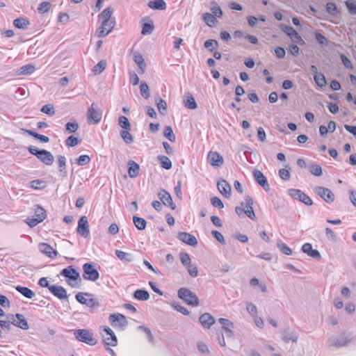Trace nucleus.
<instances>
[{
	"label": "nucleus",
	"mask_w": 356,
	"mask_h": 356,
	"mask_svg": "<svg viewBox=\"0 0 356 356\" xmlns=\"http://www.w3.org/2000/svg\"><path fill=\"white\" fill-rule=\"evenodd\" d=\"M60 275L65 278L66 282L72 288L78 287L81 282L80 274L73 266L63 268Z\"/></svg>",
	"instance_id": "1"
},
{
	"label": "nucleus",
	"mask_w": 356,
	"mask_h": 356,
	"mask_svg": "<svg viewBox=\"0 0 356 356\" xmlns=\"http://www.w3.org/2000/svg\"><path fill=\"white\" fill-rule=\"evenodd\" d=\"M29 152L35 156L41 162L47 165H51L54 161V155L46 149H38L35 146L28 147Z\"/></svg>",
	"instance_id": "2"
},
{
	"label": "nucleus",
	"mask_w": 356,
	"mask_h": 356,
	"mask_svg": "<svg viewBox=\"0 0 356 356\" xmlns=\"http://www.w3.org/2000/svg\"><path fill=\"white\" fill-rule=\"evenodd\" d=\"M75 338L83 343L90 346H95L97 343V339L94 337L93 334L88 330L79 329L74 330Z\"/></svg>",
	"instance_id": "3"
},
{
	"label": "nucleus",
	"mask_w": 356,
	"mask_h": 356,
	"mask_svg": "<svg viewBox=\"0 0 356 356\" xmlns=\"http://www.w3.org/2000/svg\"><path fill=\"white\" fill-rule=\"evenodd\" d=\"M177 293L178 297L188 305L195 307L199 305V299L197 296L188 289L180 288L178 290Z\"/></svg>",
	"instance_id": "4"
},
{
	"label": "nucleus",
	"mask_w": 356,
	"mask_h": 356,
	"mask_svg": "<svg viewBox=\"0 0 356 356\" xmlns=\"http://www.w3.org/2000/svg\"><path fill=\"white\" fill-rule=\"evenodd\" d=\"M83 277L86 280L95 282L99 277V273L92 262L86 263L83 265Z\"/></svg>",
	"instance_id": "5"
},
{
	"label": "nucleus",
	"mask_w": 356,
	"mask_h": 356,
	"mask_svg": "<svg viewBox=\"0 0 356 356\" xmlns=\"http://www.w3.org/2000/svg\"><path fill=\"white\" fill-rule=\"evenodd\" d=\"M108 321L113 327L119 328L122 330H124L128 325L125 316L120 313L111 314L109 316Z\"/></svg>",
	"instance_id": "6"
},
{
	"label": "nucleus",
	"mask_w": 356,
	"mask_h": 356,
	"mask_svg": "<svg viewBox=\"0 0 356 356\" xmlns=\"http://www.w3.org/2000/svg\"><path fill=\"white\" fill-rule=\"evenodd\" d=\"M91 297H92V294H90V293H83L81 292L78 293L75 296L76 300L79 302H80L81 304L86 305V306L91 307V308L99 307V302L97 300H95Z\"/></svg>",
	"instance_id": "7"
},
{
	"label": "nucleus",
	"mask_w": 356,
	"mask_h": 356,
	"mask_svg": "<svg viewBox=\"0 0 356 356\" xmlns=\"http://www.w3.org/2000/svg\"><path fill=\"white\" fill-rule=\"evenodd\" d=\"M115 24V20H102L99 27L96 31V35L102 38L110 33Z\"/></svg>",
	"instance_id": "8"
},
{
	"label": "nucleus",
	"mask_w": 356,
	"mask_h": 356,
	"mask_svg": "<svg viewBox=\"0 0 356 356\" xmlns=\"http://www.w3.org/2000/svg\"><path fill=\"white\" fill-rule=\"evenodd\" d=\"M314 191L327 203L330 204L334 201V195L329 188L323 186H316Z\"/></svg>",
	"instance_id": "9"
},
{
	"label": "nucleus",
	"mask_w": 356,
	"mask_h": 356,
	"mask_svg": "<svg viewBox=\"0 0 356 356\" xmlns=\"http://www.w3.org/2000/svg\"><path fill=\"white\" fill-rule=\"evenodd\" d=\"M289 194L293 199L298 200L307 206H311L313 204L312 200L307 194L299 189H289Z\"/></svg>",
	"instance_id": "10"
},
{
	"label": "nucleus",
	"mask_w": 356,
	"mask_h": 356,
	"mask_svg": "<svg viewBox=\"0 0 356 356\" xmlns=\"http://www.w3.org/2000/svg\"><path fill=\"white\" fill-rule=\"evenodd\" d=\"M102 115V111L97 108L95 103H92L87 112L88 120L93 124H98L101 121Z\"/></svg>",
	"instance_id": "11"
},
{
	"label": "nucleus",
	"mask_w": 356,
	"mask_h": 356,
	"mask_svg": "<svg viewBox=\"0 0 356 356\" xmlns=\"http://www.w3.org/2000/svg\"><path fill=\"white\" fill-rule=\"evenodd\" d=\"M76 232L84 238H87L89 236L90 230L86 216H83L79 220Z\"/></svg>",
	"instance_id": "12"
},
{
	"label": "nucleus",
	"mask_w": 356,
	"mask_h": 356,
	"mask_svg": "<svg viewBox=\"0 0 356 356\" xmlns=\"http://www.w3.org/2000/svg\"><path fill=\"white\" fill-rule=\"evenodd\" d=\"M350 341V338L346 336L344 334L339 337H332L328 339L329 345L331 346L343 347L348 344Z\"/></svg>",
	"instance_id": "13"
},
{
	"label": "nucleus",
	"mask_w": 356,
	"mask_h": 356,
	"mask_svg": "<svg viewBox=\"0 0 356 356\" xmlns=\"http://www.w3.org/2000/svg\"><path fill=\"white\" fill-rule=\"evenodd\" d=\"M282 29L294 42L301 44L304 43L302 37L293 27L282 24Z\"/></svg>",
	"instance_id": "14"
},
{
	"label": "nucleus",
	"mask_w": 356,
	"mask_h": 356,
	"mask_svg": "<svg viewBox=\"0 0 356 356\" xmlns=\"http://www.w3.org/2000/svg\"><path fill=\"white\" fill-rule=\"evenodd\" d=\"M16 319L14 318V316L11 315L8 318L10 319V323L22 330H28L29 328L28 322L24 316L21 314H16Z\"/></svg>",
	"instance_id": "15"
},
{
	"label": "nucleus",
	"mask_w": 356,
	"mask_h": 356,
	"mask_svg": "<svg viewBox=\"0 0 356 356\" xmlns=\"http://www.w3.org/2000/svg\"><path fill=\"white\" fill-rule=\"evenodd\" d=\"M158 196L164 205L169 207L172 210L176 209V204L173 202L170 194L165 190H161L158 193Z\"/></svg>",
	"instance_id": "16"
},
{
	"label": "nucleus",
	"mask_w": 356,
	"mask_h": 356,
	"mask_svg": "<svg viewBox=\"0 0 356 356\" xmlns=\"http://www.w3.org/2000/svg\"><path fill=\"white\" fill-rule=\"evenodd\" d=\"M207 161L213 167H220L223 163V157L217 152L210 151L207 156Z\"/></svg>",
	"instance_id": "17"
},
{
	"label": "nucleus",
	"mask_w": 356,
	"mask_h": 356,
	"mask_svg": "<svg viewBox=\"0 0 356 356\" xmlns=\"http://www.w3.org/2000/svg\"><path fill=\"white\" fill-rule=\"evenodd\" d=\"M104 331L108 337L103 335L104 341L107 346H116L118 345V339L114 332L108 327L105 326Z\"/></svg>",
	"instance_id": "18"
},
{
	"label": "nucleus",
	"mask_w": 356,
	"mask_h": 356,
	"mask_svg": "<svg viewBox=\"0 0 356 356\" xmlns=\"http://www.w3.org/2000/svg\"><path fill=\"white\" fill-rule=\"evenodd\" d=\"M177 238L183 243H184L187 245H189L191 246H193V247L196 246L197 244V238L193 235H192L189 233H187V232H179L178 235H177Z\"/></svg>",
	"instance_id": "19"
},
{
	"label": "nucleus",
	"mask_w": 356,
	"mask_h": 356,
	"mask_svg": "<svg viewBox=\"0 0 356 356\" xmlns=\"http://www.w3.org/2000/svg\"><path fill=\"white\" fill-rule=\"evenodd\" d=\"M253 177L254 180L261 186L266 191L270 190V186L268 183L266 177L264 175L262 172L259 170H254L253 171Z\"/></svg>",
	"instance_id": "20"
},
{
	"label": "nucleus",
	"mask_w": 356,
	"mask_h": 356,
	"mask_svg": "<svg viewBox=\"0 0 356 356\" xmlns=\"http://www.w3.org/2000/svg\"><path fill=\"white\" fill-rule=\"evenodd\" d=\"M245 202H241L242 207L245 206L246 209L245 210V213L252 220H254L256 218V216L254 214L253 210V200L251 197L247 195L245 198Z\"/></svg>",
	"instance_id": "21"
},
{
	"label": "nucleus",
	"mask_w": 356,
	"mask_h": 356,
	"mask_svg": "<svg viewBox=\"0 0 356 356\" xmlns=\"http://www.w3.org/2000/svg\"><path fill=\"white\" fill-rule=\"evenodd\" d=\"M217 187L219 192L225 197H229L231 195L232 188L230 184L225 179H220L217 183Z\"/></svg>",
	"instance_id": "22"
},
{
	"label": "nucleus",
	"mask_w": 356,
	"mask_h": 356,
	"mask_svg": "<svg viewBox=\"0 0 356 356\" xmlns=\"http://www.w3.org/2000/svg\"><path fill=\"white\" fill-rule=\"evenodd\" d=\"M54 296L60 300L67 298V294L65 289L61 286L51 285L49 290Z\"/></svg>",
	"instance_id": "23"
},
{
	"label": "nucleus",
	"mask_w": 356,
	"mask_h": 356,
	"mask_svg": "<svg viewBox=\"0 0 356 356\" xmlns=\"http://www.w3.org/2000/svg\"><path fill=\"white\" fill-rule=\"evenodd\" d=\"M302 251L307 254L308 256L314 259H320L321 258V254L317 250H313L310 243H306L302 246Z\"/></svg>",
	"instance_id": "24"
},
{
	"label": "nucleus",
	"mask_w": 356,
	"mask_h": 356,
	"mask_svg": "<svg viewBox=\"0 0 356 356\" xmlns=\"http://www.w3.org/2000/svg\"><path fill=\"white\" fill-rule=\"evenodd\" d=\"M199 321L204 327L209 329L215 323V319L210 314L204 313L200 316Z\"/></svg>",
	"instance_id": "25"
},
{
	"label": "nucleus",
	"mask_w": 356,
	"mask_h": 356,
	"mask_svg": "<svg viewBox=\"0 0 356 356\" xmlns=\"http://www.w3.org/2000/svg\"><path fill=\"white\" fill-rule=\"evenodd\" d=\"M218 322L221 324L222 327L225 330L227 337H232L233 332L231 330L234 327V324L229 319L220 318Z\"/></svg>",
	"instance_id": "26"
},
{
	"label": "nucleus",
	"mask_w": 356,
	"mask_h": 356,
	"mask_svg": "<svg viewBox=\"0 0 356 356\" xmlns=\"http://www.w3.org/2000/svg\"><path fill=\"white\" fill-rule=\"evenodd\" d=\"M134 60L140 69L139 73L143 74L145 72L146 63L141 54L135 52L134 54Z\"/></svg>",
	"instance_id": "27"
},
{
	"label": "nucleus",
	"mask_w": 356,
	"mask_h": 356,
	"mask_svg": "<svg viewBox=\"0 0 356 356\" xmlns=\"http://www.w3.org/2000/svg\"><path fill=\"white\" fill-rule=\"evenodd\" d=\"M39 248L41 252L45 254L50 258H54L57 255V252L54 250L53 248L48 245L47 243H40L39 245Z\"/></svg>",
	"instance_id": "28"
},
{
	"label": "nucleus",
	"mask_w": 356,
	"mask_h": 356,
	"mask_svg": "<svg viewBox=\"0 0 356 356\" xmlns=\"http://www.w3.org/2000/svg\"><path fill=\"white\" fill-rule=\"evenodd\" d=\"M147 6L151 9L158 10H165L167 8L166 3L164 0L149 1L147 3Z\"/></svg>",
	"instance_id": "29"
},
{
	"label": "nucleus",
	"mask_w": 356,
	"mask_h": 356,
	"mask_svg": "<svg viewBox=\"0 0 356 356\" xmlns=\"http://www.w3.org/2000/svg\"><path fill=\"white\" fill-rule=\"evenodd\" d=\"M128 173L130 177L135 178L139 174L140 167L138 163L134 161H129L128 162Z\"/></svg>",
	"instance_id": "30"
},
{
	"label": "nucleus",
	"mask_w": 356,
	"mask_h": 356,
	"mask_svg": "<svg viewBox=\"0 0 356 356\" xmlns=\"http://www.w3.org/2000/svg\"><path fill=\"white\" fill-rule=\"evenodd\" d=\"M58 165L59 168V171L61 172L62 176L63 177H67V165H66V158L65 156L59 155L58 156Z\"/></svg>",
	"instance_id": "31"
},
{
	"label": "nucleus",
	"mask_w": 356,
	"mask_h": 356,
	"mask_svg": "<svg viewBox=\"0 0 356 356\" xmlns=\"http://www.w3.org/2000/svg\"><path fill=\"white\" fill-rule=\"evenodd\" d=\"M22 131L24 132V133H26V134H28L29 135L34 137L35 138L40 140L42 143H48L49 142V138L46 136H44V135H41L40 134H38L33 131H31V130H29V129H22Z\"/></svg>",
	"instance_id": "32"
},
{
	"label": "nucleus",
	"mask_w": 356,
	"mask_h": 356,
	"mask_svg": "<svg viewBox=\"0 0 356 356\" xmlns=\"http://www.w3.org/2000/svg\"><path fill=\"white\" fill-rule=\"evenodd\" d=\"M15 289L27 298L32 299L35 296V293L26 286H17Z\"/></svg>",
	"instance_id": "33"
},
{
	"label": "nucleus",
	"mask_w": 356,
	"mask_h": 356,
	"mask_svg": "<svg viewBox=\"0 0 356 356\" xmlns=\"http://www.w3.org/2000/svg\"><path fill=\"white\" fill-rule=\"evenodd\" d=\"M155 102L156 103L157 108L161 115H165L167 113V103L165 100L158 97Z\"/></svg>",
	"instance_id": "34"
},
{
	"label": "nucleus",
	"mask_w": 356,
	"mask_h": 356,
	"mask_svg": "<svg viewBox=\"0 0 356 356\" xmlns=\"http://www.w3.org/2000/svg\"><path fill=\"white\" fill-rule=\"evenodd\" d=\"M203 20L210 27L215 26L217 23L216 17L213 14L209 13H206L203 15Z\"/></svg>",
	"instance_id": "35"
},
{
	"label": "nucleus",
	"mask_w": 356,
	"mask_h": 356,
	"mask_svg": "<svg viewBox=\"0 0 356 356\" xmlns=\"http://www.w3.org/2000/svg\"><path fill=\"white\" fill-rule=\"evenodd\" d=\"M13 24L17 29H26L30 24V22L24 17H19L14 20Z\"/></svg>",
	"instance_id": "36"
},
{
	"label": "nucleus",
	"mask_w": 356,
	"mask_h": 356,
	"mask_svg": "<svg viewBox=\"0 0 356 356\" xmlns=\"http://www.w3.org/2000/svg\"><path fill=\"white\" fill-rule=\"evenodd\" d=\"M134 297L138 300H147L149 298V294L146 290L137 289L134 293Z\"/></svg>",
	"instance_id": "37"
},
{
	"label": "nucleus",
	"mask_w": 356,
	"mask_h": 356,
	"mask_svg": "<svg viewBox=\"0 0 356 356\" xmlns=\"http://www.w3.org/2000/svg\"><path fill=\"white\" fill-rule=\"evenodd\" d=\"M298 337L297 334H295L293 332H290L288 330H284L282 332V339L286 343H288L290 340L294 343H296L298 341Z\"/></svg>",
	"instance_id": "38"
},
{
	"label": "nucleus",
	"mask_w": 356,
	"mask_h": 356,
	"mask_svg": "<svg viewBox=\"0 0 356 356\" xmlns=\"http://www.w3.org/2000/svg\"><path fill=\"white\" fill-rule=\"evenodd\" d=\"M113 13V8L111 6L105 8L98 16L99 19L102 20H115L114 18H111V15Z\"/></svg>",
	"instance_id": "39"
},
{
	"label": "nucleus",
	"mask_w": 356,
	"mask_h": 356,
	"mask_svg": "<svg viewBox=\"0 0 356 356\" xmlns=\"http://www.w3.org/2000/svg\"><path fill=\"white\" fill-rule=\"evenodd\" d=\"M157 159L159 161L161 166L163 168L169 170L172 168V162L168 156H163V155H161V156L160 155V156H158Z\"/></svg>",
	"instance_id": "40"
},
{
	"label": "nucleus",
	"mask_w": 356,
	"mask_h": 356,
	"mask_svg": "<svg viewBox=\"0 0 356 356\" xmlns=\"http://www.w3.org/2000/svg\"><path fill=\"white\" fill-rule=\"evenodd\" d=\"M35 216L42 222L47 217L46 211L39 205H36L34 209Z\"/></svg>",
	"instance_id": "41"
},
{
	"label": "nucleus",
	"mask_w": 356,
	"mask_h": 356,
	"mask_svg": "<svg viewBox=\"0 0 356 356\" xmlns=\"http://www.w3.org/2000/svg\"><path fill=\"white\" fill-rule=\"evenodd\" d=\"M133 221H134V225L136 226V227L138 229L143 230L145 229L146 225H147V221L144 218L137 217V216H134Z\"/></svg>",
	"instance_id": "42"
},
{
	"label": "nucleus",
	"mask_w": 356,
	"mask_h": 356,
	"mask_svg": "<svg viewBox=\"0 0 356 356\" xmlns=\"http://www.w3.org/2000/svg\"><path fill=\"white\" fill-rule=\"evenodd\" d=\"M35 70V67L34 65L28 64L23 65L21 67L19 70V74L20 75H27V74H31L34 72Z\"/></svg>",
	"instance_id": "43"
},
{
	"label": "nucleus",
	"mask_w": 356,
	"mask_h": 356,
	"mask_svg": "<svg viewBox=\"0 0 356 356\" xmlns=\"http://www.w3.org/2000/svg\"><path fill=\"white\" fill-rule=\"evenodd\" d=\"M115 254L120 260L124 261L129 262L133 260V257L131 254L128 252H125L121 250H116Z\"/></svg>",
	"instance_id": "44"
},
{
	"label": "nucleus",
	"mask_w": 356,
	"mask_h": 356,
	"mask_svg": "<svg viewBox=\"0 0 356 356\" xmlns=\"http://www.w3.org/2000/svg\"><path fill=\"white\" fill-rule=\"evenodd\" d=\"M163 136L168 138L170 142H175L176 136L173 133L172 129L170 126H166L163 131Z\"/></svg>",
	"instance_id": "45"
},
{
	"label": "nucleus",
	"mask_w": 356,
	"mask_h": 356,
	"mask_svg": "<svg viewBox=\"0 0 356 356\" xmlns=\"http://www.w3.org/2000/svg\"><path fill=\"white\" fill-rule=\"evenodd\" d=\"M211 5V6L210 9L212 12L211 14H213L216 17H221L222 16V11L220 7L215 1H212Z\"/></svg>",
	"instance_id": "46"
},
{
	"label": "nucleus",
	"mask_w": 356,
	"mask_h": 356,
	"mask_svg": "<svg viewBox=\"0 0 356 356\" xmlns=\"http://www.w3.org/2000/svg\"><path fill=\"white\" fill-rule=\"evenodd\" d=\"M309 172L314 176L319 177L322 175L323 174V170L322 168L316 164V163H312L309 165Z\"/></svg>",
	"instance_id": "47"
},
{
	"label": "nucleus",
	"mask_w": 356,
	"mask_h": 356,
	"mask_svg": "<svg viewBox=\"0 0 356 356\" xmlns=\"http://www.w3.org/2000/svg\"><path fill=\"white\" fill-rule=\"evenodd\" d=\"M119 125L126 130L131 129V124L128 118L124 115L120 116L118 118Z\"/></svg>",
	"instance_id": "48"
},
{
	"label": "nucleus",
	"mask_w": 356,
	"mask_h": 356,
	"mask_svg": "<svg viewBox=\"0 0 356 356\" xmlns=\"http://www.w3.org/2000/svg\"><path fill=\"white\" fill-rule=\"evenodd\" d=\"M314 81L316 85L321 88L325 86L326 79L323 74L319 73L318 74L314 75Z\"/></svg>",
	"instance_id": "49"
},
{
	"label": "nucleus",
	"mask_w": 356,
	"mask_h": 356,
	"mask_svg": "<svg viewBox=\"0 0 356 356\" xmlns=\"http://www.w3.org/2000/svg\"><path fill=\"white\" fill-rule=\"evenodd\" d=\"M120 136L127 144H131L134 142V138L129 132V130H122L120 131Z\"/></svg>",
	"instance_id": "50"
},
{
	"label": "nucleus",
	"mask_w": 356,
	"mask_h": 356,
	"mask_svg": "<svg viewBox=\"0 0 356 356\" xmlns=\"http://www.w3.org/2000/svg\"><path fill=\"white\" fill-rule=\"evenodd\" d=\"M140 91L141 95L145 98L147 99L150 96L149 86L145 82H141L140 85Z\"/></svg>",
	"instance_id": "51"
},
{
	"label": "nucleus",
	"mask_w": 356,
	"mask_h": 356,
	"mask_svg": "<svg viewBox=\"0 0 356 356\" xmlns=\"http://www.w3.org/2000/svg\"><path fill=\"white\" fill-rule=\"evenodd\" d=\"M345 4L348 8L349 13L356 15V1L354 0H347L345 1Z\"/></svg>",
	"instance_id": "52"
},
{
	"label": "nucleus",
	"mask_w": 356,
	"mask_h": 356,
	"mask_svg": "<svg viewBox=\"0 0 356 356\" xmlns=\"http://www.w3.org/2000/svg\"><path fill=\"white\" fill-rule=\"evenodd\" d=\"M218 47V42L216 40L210 39L207 40L204 42V47L210 51H212L213 49H216Z\"/></svg>",
	"instance_id": "53"
},
{
	"label": "nucleus",
	"mask_w": 356,
	"mask_h": 356,
	"mask_svg": "<svg viewBox=\"0 0 356 356\" xmlns=\"http://www.w3.org/2000/svg\"><path fill=\"white\" fill-rule=\"evenodd\" d=\"M179 259L183 266H188L191 263L190 255L186 252H181L179 253Z\"/></svg>",
	"instance_id": "54"
},
{
	"label": "nucleus",
	"mask_w": 356,
	"mask_h": 356,
	"mask_svg": "<svg viewBox=\"0 0 356 356\" xmlns=\"http://www.w3.org/2000/svg\"><path fill=\"white\" fill-rule=\"evenodd\" d=\"M277 246L279 250L286 255L292 254V250L288 247L284 243L280 241L277 243Z\"/></svg>",
	"instance_id": "55"
},
{
	"label": "nucleus",
	"mask_w": 356,
	"mask_h": 356,
	"mask_svg": "<svg viewBox=\"0 0 356 356\" xmlns=\"http://www.w3.org/2000/svg\"><path fill=\"white\" fill-rule=\"evenodd\" d=\"M106 67V61L102 60L94 67L93 72L95 74H99L105 70Z\"/></svg>",
	"instance_id": "56"
},
{
	"label": "nucleus",
	"mask_w": 356,
	"mask_h": 356,
	"mask_svg": "<svg viewBox=\"0 0 356 356\" xmlns=\"http://www.w3.org/2000/svg\"><path fill=\"white\" fill-rule=\"evenodd\" d=\"M79 124L74 120L73 122H69L65 125L66 131L68 133H74L79 129Z\"/></svg>",
	"instance_id": "57"
},
{
	"label": "nucleus",
	"mask_w": 356,
	"mask_h": 356,
	"mask_svg": "<svg viewBox=\"0 0 356 356\" xmlns=\"http://www.w3.org/2000/svg\"><path fill=\"white\" fill-rule=\"evenodd\" d=\"M51 8V3L49 1H43L41 3H40L38 8V12L40 14H44L45 13H47Z\"/></svg>",
	"instance_id": "58"
},
{
	"label": "nucleus",
	"mask_w": 356,
	"mask_h": 356,
	"mask_svg": "<svg viewBox=\"0 0 356 356\" xmlns=\"http://www.w3.org/2000/svg\"><path fill=\"white\" fill-rule=\"evenodd\" d=\"M154 26L152 23H145L143 26L141 33L143 35H149L151 34L154 31Z\"/></svg>",
	"instance_id": "59"
},
{
	"label": "nucleus",
	"mask_w": 356,
	"mask_h": 356,
	"mask_svg": "<svg viewBox=\"0 0 356 356\" xmlns=\"http://www.w3.org/2000/svg\"><path fill=\"white\" fill-rule=\"evenodd\" d=\"M326 11L332 16H336L337 14V7L334 3L329 2L326 4Z\"/></svg>",
	"instance_id": "60"
},
{
	"label": "nucleus",
	"mask_w": 356,
	"mask_h": 356,
	"mask_svg": "<svg viewBox=\"0 0 356 356\" xmlns=\"http://www.w3.org/2000/svg\"><path fill=\"white\" fill-rule=\"evenodd\" d=\"M185 106L189 109H195L197 108V104L195 101V99L191 94L187 96V100L185 102Z\"/></svg>",
	"instance_id": "61"
},
{
	"label": "nucleus",
	"mask_w": 356,
	"mask_h": 356,
	"mask_svg": "<svg viewBox=\"0 0 356 356\" xmlns=\"http://www.w3.org/2000/svg\"><path fill=\"white\" fill-rule=\"evenodd\" d=\"M315 38L318 43L322 46H327L328 40L323 34L318 32L315 33Z\"/></svg>",
	"instance_id": "62"
},
{
	"label": "nucleus",
	"mask_w": 356,
	"mask_h": 356,
	"mask_svg": "<svg viewBox=\"0 0 356 356\" xmlns=\"http://www.w3.org/2000/svg\"><path fill=\"white\" fill-rule=\"evenodd\" d=\"M41 111L47 115L50 116L55 114L54 107L51 104H45L41 108Z\"/></svg>",
	"instance_id": "63"
},
{
	"label": "nucleus",
	"mask_w": 356,
	"mask_h": 356,
	"mask_svg": "<svg viewBox=\"0 0 356 356\" xmlns=\"http://www.w3.org/2000/svg\"><path fill=\"white\" fill-rule=\"evenodd\" d=\"M90 161V157L88 155H81L77 159H76V163L79 165H85L89 163Z\"/></svg>",
	"instance_id": "64"
}]
</instances>
